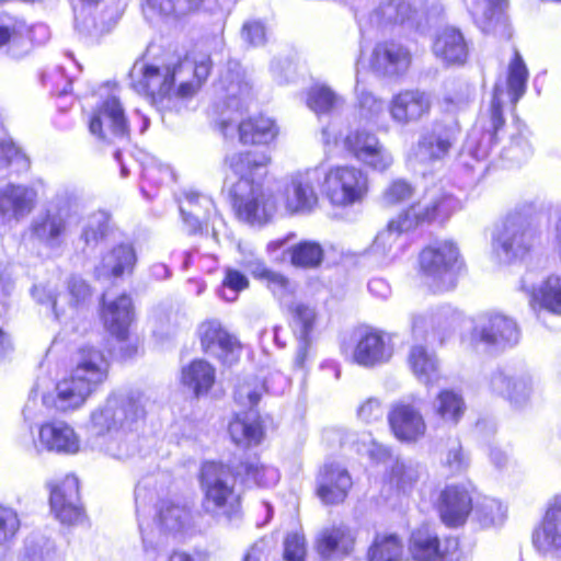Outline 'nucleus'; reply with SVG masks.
<instances>
[{
  "label": "nucleus",
  "mask_w": 561,
  "mask_h": 561,
  "mask_svg": "<svg viewBox=\"0 0 561 561\" xmlns=\"http://www.w3.org/2000/svg\"><path fill=\"white\" fill-rule=\"evenodd\" d=\"M146 414L139 393L112 392L106 400L90 413L88 432L95 442L93 448L104 450L116 459H126L135 454V432Z\"/></svg>",
  "instance_id": "nucleus-1"
},
{
  "label": "nucleus",
  "mask_w": 561,
  "mask_h": 561,
  "mask_svg": "<svg viewBox=\"0 0 561 561\" xmlns=\"http://www.w3.org/2000/svg\"><path fill=\"white\" fill-rule=\"evenodd\" d=\"M211 60L207 55L185 57L174 66L159 67L138 60L130 70L133 89L164 106L172 96H192L207 79Z\"/></svg>",
  "instance_id": "nucleus-2"
},
{
  "label": "nucleus",
  "mask_w": 561,
  "mask_h": 561,
  "mask_svg": "<svg viewBox=\"0 0 561 561\" xmlns=\"http://www.w3.org/2000/svg\"><path fill=\"white\" fill-rule=\"evenodd\" d=\"M270 163L271 157L265 152L233 151L225 158V164L238 178L231 188L233 206L247 222L263 224L276 211L274 197L254 180L265 174Z\"/></svg>",
  "instance_id": "nucleus-3"
},
{
  "label": "nucleus",
  "mask_w": 561,
  "mask_h": 561,
  "mask_svg": "<svg viewBox=\"0 0 561 561\" xmlns=\"http://www.w3.org/2000/svg\"><path fill=\"white\" fill-rule=\"evenodd\" d=\"M528 80L527 67L517 50L507 67L504 81H497L494 85L489 121L492 131L481 133L472 130L459 154L460 163L468 169H474V164L484 161L491 149L494 134L504 125L503 108L508 103L515 105L526 91Z\"/></svg>",
  "instance_id": "nucleus-4"
},
{
  "label": "nucleus",
  "mask_w": 561,
  "mask_h": 561,
  "mask_svg": "<svg viewBox=\"0 0 561 561\" xmlns=\"http://www.w3.org/2000/svg\"><path fill=\"white\" fill-rule=\"evenodd\" d=\"M108 369V359L100 350L92 346L82 347L76 366L69 375L57 382L55 394L43 396V404L60 412L80 409L105 382Z\"/></svg>",
  "instance_id": "nucleus-5"
},
{
  "label": "nucleus",
  "mask_w": 561,
  "mask_h": 561,
  "mask_svg": "<svg viewBox=\"0 0 561 561\" xmlns=\"http://www.w3.org/2000/svg\"><path fill=\"white\" fill-rule=\"evenodd\" d=\"M236 472L221 462L208 461L201 468L202 508L214 518L228 520L239 516L240 496L236 493Z\"/></svg>",
  "instance_id": "nucleus-6"
},
{
  "label": "nucleus",
  "mask_w": 561,
  "mask_h": 561,
  "mask_svg": "<svg viewBox=\"0 0 561 561\" xmlns=\"http://www.w3.org/2000/svg\"><path fill=\"white\" fill-rule=\"evenodd\" d=\"M321 192L336 208L362 204L369 191L368 174L351 164L321 167Z\"/></svg>",
  "instance_id": "nucleus-7"
},
{
  "label": "nucleus",
  "mask_w": 561,
  "mask_h": 561,
  "mask_svg": "<svg viewBox=\"0 0 561 561\" xmlns=\"http://www.w3.org/2000/svg\"><path fill=\"white\" fill-rule=\"evenodd\" d=\"M78 220V205L67 196H58L44 214L32 221V234L45 247L58 248Z\"/></svg>",
  "instance_id": "nucleus-8"
},
{
  "label": "nucleus",
  "mask_w": 561,
  "mask_h": 561,
  "mask_svg": "<svg viewBox=\"0 0 561 561\" xmlns=\"http://www.w3.org/2000/svg\"><path fill=\"white\" fill-rule=\"evenodd\" d=\"M458 260V248L451 241H438L423 249L419 259L420 268L428 286L437 291L453 288Z\"/></svg>",
  "instance_id": "nucleus-9"
},
{
  "label": "nucleus",
  "mask_w": 561,
  "mask_h": 561,
  "mask_svg": "<svg viewBox=\"0 0 561 561\" xmlns=\"http://www.w3.org/2000/svg\"><path fill=\"white\" fill-rule=\"evenodd\" d=\"M408 553L413 561H459V542L455 537L440 538L427 524L413 529L408 541Z\"/></svg>",
  "instance_id": "nucleus-10"
},
{
  "label": "nucleus",
  "mask_w": 561,
  "mask_h": 561,
  "mask_svg": "<svg viewBox=\"0 0 561 561\" xmlns=\"http://www.w3.org/2000/svg\"><path fill=\"white\" fill-rule=\"evenodd\" d=\"M344 149L362 165L378 173L387 172L394 158L380 138L365 128H356L344 137Z\"/></svg>",
  "instance_id": "nucleus-11"
},
{
  "label": "nucleus",
  "mask_w": 561,
  "mask_h": 561,
  "mask_svg": "<svg viewBox=\"0 0 561 561\" xmlns=\"http://www.w3.org/2000/svg\"><path fill=\"white\" fill-rule=\"evenodd\" d=\"M488 390L507 401L514 410L528 408L536 393L537 385L528 371H505L496 369L486 378Z\"/></svg>",
  "instance_id": "nucleus-12"
},
{
  "label": "nucleus",
  "mask_w": 561,
  "mask_h": 561,
  "mask_svg": "<svg viewBox=\"0 0 561 561\" xmlns=\"http://www.w3.org/2000/svg\"><path fill=\"white\" fill-rule=\"evenodd\" d=\"M321 167L295 171L286 176L283 190L284 205L288 213H309L319 203L317 186L321 187Z\"/></svg>",
  "instance_id": "nucleus-13"
},
{
  "label": "nucleus",
  "mask_w": 561,
  "mask_h": 561,
  "mask_svg": "<svg viewBox=\"0 0 561 561\" xmlns=\"http://www.w3.org/2000/svg\"><path fill=\"white\" fill-rule=\"evenodd\" d=\"M357 539L358 529L348 524L323 526L313 540L317 561H344L356 552Z\"/></svg>",
  "instance_id": "nucleus-14"
},
{
  "label": "nucleus",
  "mask_w": 561,
  "mask_h": 561,
  "mask_svg": "<svg viewBox=\"0 0 561 561\" xmlns=\"http://www.w3.org/2000/svg\"><path fill=\"white\" fill-rule=\"evenodd\" d=\"M392 435L401 443L415 444L427 432V424L421 407L414 400L394 402L388 412Z\"/></svg>",
  "instance_id": "nucleus-15"
},
{
  "label": "nucleus",
  "mask_w": 561,
  "mask_h": 561,
  "mask_svg": "<svg viewBox=\"0 0 561 561\" xmlns=\"http://www.w3.org/2000/svg\"><path fill=\"white\" fill-rule=\"evenodd\" d=\"M537 239L534 229L520 217L507 218L502 230L493 240V250L505 261L523 257L534 247Z\"/></svg>",
  "instance_id": "nucleus-16"
},
{
  "label": "nucleus",
  "mask_w": 561,
  "mask_h": 561,
  "mask_svg": "<svg viewBox=\"0 0 561 561\" xmlns=\"http://www.w3.org/2000/svg\"><path fill=\"white\" fill-rule=\"evenodd\" d=\"M393 343L390 334L371 328L360 329L355 333V346L352 359L363 367H375L390 360Z\"/></svg>",
  "instance_id": "nucleus-17"
},
{
  "label": "nucleus",
  "mask_w": 561,
  "mask_h": 561,
  "mask_svg": "<svg viewBox=\"0 0 561 561\" xmlns=\"http://www.w3.org/2000/svg\"><path fill=\"white\" fill-rule=\"evenodd\" d=\"M458 131L454 127L434 125L424 131L412 148L409 160L420 164H430L444 160L457 141Z\"/></svg>",
  "instance_id": "nucleus-18"
},
{
  "label": "nucleus",
  "mask_w": 561,
  "mask_h": 561,
  "mask_svg": "<svg viewBox=\"0 0 561 561\" xmlns=\"http://www.w3.org/2000/svg\"><path fill=\"white\" fill-rule=\"evenodd\" d=\"M89 128L92 135L108 141L128 136V125L119 100L112 95L94 110Z\"/></svg>",
  "instance_id": "nucleus-19"
},
{
  "label": "nucleus",
  "mask_w": 561,
  "mask_h": 561,
  "mask_svg": "<svg viewBox=\"0 0 561 561\" xmlns=\"http://www.w3.org/2000/svg\"><path fill=\"white\" fill-rule=\"evenodd\" d=\"M531 543L542 556L561 552V493L547 503L540 522L533 529Z\"/></svg>",
  "instance_id": "nucleus-20"
},
{
  "label": "nucleus",
  "mask_w": 561,
  "mask_h": 561,
  "mask_svg": "<svg viewBox=\"0 0 561 561\" xmlns=\"http://www.w3.org/2000/svg\"><path fill=\"white\" fill-rule=\"evenodd\" d=\"M37 197V191L30 185H0V220L5 225L19 224L36 208Z\"/></svg>",
  "instance_id": "nucleus-21"
},
{
  "label": "nucleus",
  "mask_w": 561,
  "mask_h": 561,
  "mask_svg": "<svg viewBox=\"0 0 561 561\" xmlns=\"http://www.w3.org/2000/svg\"><path fill=\"white\" fill-rule=\"evenodd\" d=\"M472 337L495 347L514 346L519 341L517 323L500 313L481 316L472 331Z\"/></svg>",
  "instance_id": "nucleus-22"
},
{
  "label": "nucleus",
  "mask_w": 561,
  "mask_h": 561,
  "mask_svg": "<svg viewBox=\"0 0 561 561\" xmlns=\"http://www.w3.org/2000/svg\"><path fill=\"white\" fill-rule=\"evenodd\" d=\"M436 510L447 527L462 526L473 511L472 496L462 485H446L438 494Z\"/></svg>",
  "instance_id": "nucleus-23"
},
{
  "label": "nucleus",
  "mask_w": 561,
  "mask_h": 561,
  "mask_svg": "<svg viewBox=\"0 0 561 561\" xmlns=\"http://www.w3.org/2000/svg\"><path fill=\"white\" fill-rule=\"evenodd\" d=\"M199 335L204 351L218 357L224 364L231 365L239 359L240 342L225 330L219 321L203 322L199 327Z\"/></svg>",
  "instance_id": "nucleus-24"
},
{
  "label": "nucleus",
  "mask_w": 561,
  "mask_h": 561,
  "mask_svg": "<svg viewBox=\"0 0 561 561\" xmlns=\"http://www.w3.org/2000/svg\"><path fill=\"white\" fill-rule=\"evenodd\" d=\"M461 321V313L450 306L438 308L431 316L416 314L412 318V333L416 339L443 343L446 334L455 331Z\"/></svg>",
  "instance_id": "nucleus-25"
},
{
  "label": "nucleus",
  "mask_w": 561,
  "mask_h": 561,
  "mask_svg": "<svg viewBox=\"0 0 561 561\" xmlns=\"http://www.w3.org/2000/svg\"><path fill=\"white\" fill-rule=\"evenodd\" d=\"M50 507L56 518L62 524H76L82 518V508L79 504V480L68 474L64 480L51 486Z\"/></svg>",
  "instance_id": "nucleus-26"
},
{
  "label": "nucleus",
  "mask_w": 561,
  "mask_h": 561,
  "mask_svg": "<svg viewBox=\"0 0 561 561\" xmlns=\"http://www.w3.org/2000/svg\"><path fill=\"white\" fill-rule=\"evenodd\" d=\"M103 300L105 305L103 313L105 325L119 342L126 344L125 347H122L124 352L122 356L129 358L138 351L136 342H128V328L131 322V300L127 295H121L108 304L105 302V296Z\"/></svg>",
  "instance_id": "nucleus-27"
},
{
  "label": "nucleus",
  "mask_w": 561,
  "mask_h": 561,
  "mask_svg": "<svg viewBox=\"0 0 561 561\" xmlns=\"http://www.w3.org/2000/svg\"><path fill=\"white\" fill-rule=\"evenodd\" d=\"M388 108L394 123L407 126L430 113L431 100L420 90H404L392 96Z\"/></svg>",
  "instance_id": "nucleus-28"
},
{
  "label": "nucleus",
  "mask_w": 561,
  "mask_h": 561,
  "mask_svg": "<svg viewBox=\"0 0 561 561\" xmlns=\"http://www.w3.org/2000/svg\"><path fill=\"white\" fill-rule=\"evenodd\" d=\"M38 444L42 448L58 454L75 455L81 442L75 428L65 421L44 423L38 430Z\"/></svg>",
  "instance_id": "nucleus-29"
},
{
  "label": "nucleus",
  "mask_w": 561,
  "mask_h": 561,
  "mask_svg": "<svg viewBox=\"0 0 561 561\" xmlns=\"http://www.w3.org/2000/svg\"><path fill=\"white\" fill-rule=\"evenodd\" d=\"M90 295L89 286L79 277H71L68 282V293L55 294L51 288L43 285H35L32 288V296L39 304H49L57 319L60 314L66 313L65 305L69 309L83 302Z\"/></svg>",
  "instance_id": "nucleus-30"
},
{
  "label": "nucleus",
  "mask_w": 561,
  "mask_h": 561,
  "mask_svg": "<svg viewBox=\"0 0 561 561\" xmlns=\"http://www.w3.org/2000/svg\"><path fill=\"white\" fill-rule=\"evenodd\" d=\"M412 56L407 47L394 42H385L376 45L370 65L373 69L386 77L400 76L407 72Z\"/></svg>",
  "instance_id": "nucleus-31"
},
{
  "label": "nucleus",
  "mask_w": 561,
  "mask_h": 561,
  "mask_svg": "<svg viewBox=\"0 0 561 561\" xmlns=\"http://www.w3.org/2000/svg\"><path fill=\"white\" fill-rule=\"evenodd\" d=\"M527 275L522 280V288L529 295L534 309L561 317V275L551 274L538 285L529 284Z\"/></svg>",
  "instance_id": "nucleus-32"
},
{
  "label": "nucleus",
  "mask_w": 561,
  "mask_h": 561,
  "mask_svg": "<svg viewBox=\"0 0 561 561\" xmlns=\"http://www.w3.org/2000/svg\"><path fill=\"white\" fill-rule=\"evenodd\" d=\"M415 225H417V222L410 210L400 215L397 219H392L389 221L387 228L380 231L376 237L373 251L385 257H397L401 253L404 244L403 232L410 230Z\"/></svg>",
  "instance_id": "nucleus-33"
},
{
  "label": "nucleus",
  "mask_w": 561,
  "mask_h": 561,
  "mask_svg": "<svg viewBox=\"0 0 561 561\" xmlns=\"http://www.w3.org/2000/svg\"><path fill=\"white\" fill-rule=\"evenodd\" d=\"M432 49L435 57L447 66L463 65L469 55V46L463 34L451 26L437 33Z\"/></svg>",
  "instance_id": "nucleus-34"
},
{
  "label": "nucleus",
  "mask_w": 561,
  "mask_h": 561,
  "mask_svg": "<svg viewBox=\"0 0 561 561\" xmlns=\"http://www.w3.org/2000/svg\"><path fill=\"white\" fill-rule=\"evenodd\" d=\"M352 486L347 471L340 466H325L318 478L317 494L324 504H339Z\"/></svg>",
  "instance_id": "nucleus-35"
},
{
  "label": "nucleus",
  "mask_w": 561,
  "mask_h": 561,
  "mask_svg": "<svg viewBox=\"0 0 561 561\" xmlns=\"http://www.w3.org/2000/svg\"><path fill=\"white\" fill-rule=\"evenodd\" d=\"M239 141L245 146L270 145L278 136L274 119L264 115L243 118L238 123Z\"/></svg>",
  "instance_id": "nucleus-36"
},
{
  "label": "nucleus",
  "mask_w": 561,
  "mask_h": 561,
  "mask_svg": "<svg viewBox=\"0 0 561 561\" xmlns=\"http://www.w3.org/2000/svg\"><path fill=\"white\" fill-rule=\"evenodd\" d=\"M460 207L459 202L445 193H432L423 201L413 205L409 210L415 221H431L437 218H447Z\"/></svg>",
  "instance_id": "nucleus-37"
},
{
  "label": "nucleus",
  "mask_w": 561,
  "mask_h": 561,
  "mask_svg": "<svg viewBox=\"0 0 561 561\" xmlns=\"http://www.w3.org/2000/svg\"><path fill=\"white\" fill-rule=\"evenodd\" d=\"M405 545L396 533H376L366 551V561H405Z\"/></svg>",
  "instance_id": "nucleus-38"
},
{
  "label": "nucleus",
  "mask_w": 561,
  "mask_h": 561,
  "mask_svg": "<svg viewBox=\"0 0 561 561\" xmlns=\"http://www.w3.org/2000/svg\"><path fill=\"white\" fill-rule=\"evenodd\" d=\"M137 262L135 249L129 243H121L108 251L96 267L99 276H122L133 272Z\"/></svg>",
  "instance_id": "nucleus-39"
},
{
  "label": "nucleus",
  "mask_w": 561,
  "mask_h": 561,
  "mask_svg": "<svg viewBox=\"0 0 561 561\" xmlns=\"http://www.w3.org/2000/svg\"><path fill=\"white\" fill-rule=\"evenodd\" d=\"M229 110L242 111L252 101V88L239 71L229 70L219 81Z\"/></svg>",
  "instance_id": "nucleus-40"
},
{
  "label": "nucleus",
  "mask_w": 561,
  "mask_h": 561,
  "mask_svg": "<svg viewBox=\"0 0 561 561\" xmlns=\"http://www.w3.org/2000/svg\"><path fill=\"white\" fill-rule=\"evenodd\" d=\"M215 368L204 359H195L182 368L181 382L196 397L208 393L215 383Z\"/></svg>",
  "instance_id": "nucleus-41"
},
{
  "label": "nucleus",
  "mask_w": 561,
  "mask_h": 561,
  "mask_svg": "<svg viewBox=\"0 0 561 561\" xmlns=\"http://www.w3.org/2000/svg\"><path fill=\"white\" fill-rule=\"evenodd\" d=\"M229 434L236 445L250 447L263 439V428L259 416L254 412L238 414L229 423Z\"/></svg>",
  "instance_id": "nucleus-42"
},
{
  "label": "nucleus",
  "mask_w": 561,
  "mask_h": 561,
  "mask_svg": "<svg viewBox=\"0 0 561 561\" xmlns=\"http://www.w3.org/2000/svg\"><path fill=\"white\" fill-rule=\"evenodd\" d=\"M214 208L213 201L205 195L195 192L184 193V199L180 201V211L183 221L187 225L191 232L201 229V218L206 219Z\"/></svg>",
  "instance_id": "nucleus-43"
},
{
  "label": "nucleus",
  "mask_w": 561,
  "mask_h": 561,
  "mask_svg": "<svg viewBox=\"0 0 561 561\" xmlns=\"http://www.w3.org/2000/svg\"><path fill=\"white\" fill-rule=\"evenodd\" d=\"M409 365L417 380L433 386L439 379L438 363L434 354L422 345H414L409 354Z\"/></svg>",
  "instance_id": "nucleus-44"
},
{
  "label": "nucleus",
  "mask_w": 561,
  "mask_h": 561,
  "mask_svg": "<svg viewBox=\"0 0 561 561\" xmlns=\"http://www.w3.org/2000/svg\"><path fill=\"white\" fill-rule=\"evenodd\" d=\"M157 523L164 533H180L191 523L190 510L185 505L173 501H162L159 506Z\"/></svg>",
  "instance_id": "nucleus-45"
},
{
  "label": "nucleus",
  "mask_w": 561,
  "mask_h": 561,
  "mask_svg": "<svg viewBox=\"0 0 561 561\" xmlns=\"http://www.w3.org/2000/svg\"><path fill=\"white\" fill-rule=\"evenodd\" d=\"M342 445L367 455L376 462L385 461L390 455L388 448L378 444L370 432L346 431L342 437Z\"/></svg>",
  "instance_id": "nucleus-46"
},
{
  "label": "nucleus",
  "mask_w": 561,
  "mask_h": 561,
  "mask_svg": "<svg viewBox=\"0 0 561 561\" xmlns=\"http://www.w3.org/2000/svg\"><path fill=\"white\" fill-rule=\"evenodd\" d=\"M433 411L443 422L456 425L465 414L466 403L459 392L445 389L434 399Z\"/></svg>",
  "instance_id": "nucleus-47"
},
{
  "label": "nucleus",
  "mask_w": 561,
  "mask_h": 561,
  "mask_svg": "<svg viewBox=\"0 0 561 561\" xmlns=\"http://www.w3.org/2000/svg\"><path fill=\"white\" fill-rule=\"evenodd\" d=\"M474 516L482 528L502 527L507 519V506L497 499L483 497L476 504Z\"/></svg>",
  "instance_id": "nucleus-48"
},
{
  "label": "nucleus",
  "mask_w": 561,
  "mask_h": 561,
  "mask_svg": "<svg viewBox=\"0 0 561 561\" xmlns=\"http://www.w3.org/2000/svg\"><path fill=\"white\" fill-rule=\"evenodd\" d=\"M307 106L317 115L329 114L340 108L344 101L327 85L317 84L307 92Z\"/></svg>",
  "instance_id": "nucleus-49"
},
{
  "label": "nucleus",
  "mask_w": 561,
  "mask_h": 561,
  "mask_svg": "<svg viewBox=\"0 0 561 561\" xmlns=\"http://www.w3.org/2000/svg\"><path fill=\"white\" fill-rule=\"evenodd\" d=\"M30 160L12 141L0 139V172L4 176L27 171Z\"/></svg>",
  "instance_id": "nucleus-50"
},
{
  "label": "nucleus",
  "mask_w": 561,
  "mask_h": 561,
  "mask_svg": "<svg viewBox=\"0 0 561 561\" xmlns=\"http://www.w3.org/2000/svg\"><path fill=\"white\" fill-rule=\"evenodd\" d=\"M244 473L247 481H253L255 484L264 488L273 486L279 479V473L274 467L265 466L257 459H251L240 463L236 469V474Z\"/></svg>",
  "instance_id": "nucleus-51"
},
{
  "label": "nucleus",
  "mask_w": 561,
  "mask_h": 561,
  "mask_svg": "<svg viewBox=\"0 0 561 561\" xmlns=\"http://www.w3.org/2000/svg\"><path fill=\"white\" fill-rule=\"evenodd\" d=\"M414 14L410 3L403 0H391L381 4L371 15V20L379 25L389 23L409 22Z\"/></svg>",
  "instance_id": "nucleus-52"
},
{
  "label": "nucleus",
  "mask_w": 561,
  "mask_h": 561,
  "mask_svg": "<svg viewBox=\"0 0 561 561\" xmlns=\"http://www.w3.org/2000/svg\"><path fill=\"white\" fill-rule=\"evenodd\" d=\"M323 260L322 247L313 241H305L290 249V261L293 265L304 268H313Z\"/></svg>",
  "instance_id": "nucleus-53"
},
{
  "label": "nucleus",
  "mask_w": 561,
  "mask_h": 561,
  "mask_svg": "<svg viewBox=\"0 0 561 561\" xmlns=\"http://www.w3.org/2000/svg\"><path fill=\"white\" fill-rule=\"evenodd\" d=\"M421 466L412 461L396 460L391 468L390 481L400 491L411 490L421 477Z\"/></svg>",
  "instance_id": "nucleus-54"
},
{
  "label": "nucleus",
  "mask_w": 561,
  "mask_h": 561,
  "mask_svg": "<svg viewBox=\"0 0 561 561\" xmlns=\"http://www.w3.org/2000/svg\"><path fill=\"white\" fill-rule=\"evenodd\" d=\"M442 465L449 474L454 476L460 474L469 468L470 459L459 440H453L448 444Z\"/></svg>",
  "instance_id": "nucleus-55"
},
{
  "label": "nucleus",
  "mask_w": 561,
  "mask_h": 561,
  "mask_svg": "<svg viewBox=\"0 0 561 561\" xmlns=\"http://www.w3.org/2000/svg\"><path fill=\"white\" fill-rule=\"evenodd\" d=\"M502 0H472L469 5L470 13L477 25L483 31L489 32L496 14V8Z\"/></svg>",
  "instance_id": "nucleus-56"
},
{
  "label": "nucleus",
  "mask_w": 561,
  "mask_h": 561,
  "mask_svg": "<svg viewBox=\"0 0 561 561\" xmlns=\"http://www.w3.org/2000/svg\"><path fill=\"white\" fill-rule=\"evenodd\" d=\"M108 229V216L104 211H98L89 216L83 226L81 238L85 244H96L104 238Z\"/></svg>",
  "instance_id": "nucleus-57"
},
{
  "label": "nucleus",
  "mask_w": 561,
  "mask_h": 561,
  "mask_svg": "<svg viewBox=\"0 0 561 561\" xmlns=\"http://www.w3.org/2000/svg\"><path fill=\"white\" fill-rule=\"evenodd\" d=\"M147 5L164 15L184 14L192 11L204 0H145Z\"/></svg>",
  "instance_id": "nucleus-58"
},
{
  "label": "nucleus",
  "mask_w": 561,
  "mask_h": 561,
  "mask_svg": "<svg viewBox=\"0 0 561 561\" xmlns=\"http://www.w3.org/2000/svg\"><path fill=\"white\" fill-rule=\"evenodd\" d=\"M248 286L249 280L241 272L233 268H227L220 289V296L226 301H236L239 293L248 288Z\"/></svg>",
  "instance_id": "nucleus-59"
},
{
  "label": "nucleus",
  "mask_w": 561,
  "mask_h": 561,
  "mask_svg": "<svg viewBox=\"0 0 561 561\" xmlns=\"http://www.w3.org/2000/svg\"><path fill=\"white\" fill-rule=\"evenodd\" d=\"M264 390V385L260 379H247L237 386L234 398L241 405L253 407L257 404Z\"/></svg>",
  "instance_id": "nucleus-60"
},
{
  "label": "nucleus",
  "mask_w": 561,
  "mask_h": 561,
  "mask_svg": "<svg viewBox=\"0 0 561 561\" xmlns=\"http://www.w3.org/2000/svg\"><path fill=\"white\" fill-rule=\"evenodd\" d=\"M356 91L362 115L368 121L377 122L385 112L382 100L365 89H359L358 85L356 87Z\"/></svg>",
  "instance_id": "nucleus-61"
},
{
  "label": "nucleus",
  "mask_w": 561,
  "mask_h": 561,
  "mask_svg": "<svg viewBox=\"0 0 561 561\" xmlns=\"http://www.w3.org/2000/svg\"><path fill=\"white\" fill-rule=\"evenodd\" d=\"M307 545L305 535L300 531L288 534L284 540L285 561H306Z\"/></svg>",
  "instance_id": "nucleus-62"
},
{
  "label": "nucleus",
  "mask_w": 561,
  "mask_h": 561,
  "mask_svg": "<svg viewBox=\"0 0 561 561\" xmlns=\"http://www.w3.org/2000/svg\"><path fill=\"white\" fill-rule=\"evenodd\" d=\"M20 528L16 512L10 507L0 506V545L10 541Z\"/></svg>",
  "instance_id": "nucleus-63"
},
{
  "label": "nucleus",
  "mask_w": 561,
  "mask_h": 561,
  "mask_svg": "<svg viewBox=\"0 0 561 561\" xmlns=\"http://www.w3.org/2000/svg\"><path fill=\"white\" fill-rule=\"evenodd\" d=\"M358 420L373 424L382 420L383 404L379 398L370 397L364 400L356 410Z\"/></svg>",
  "instance_id": "nucleus-64"
}]
</instances>
